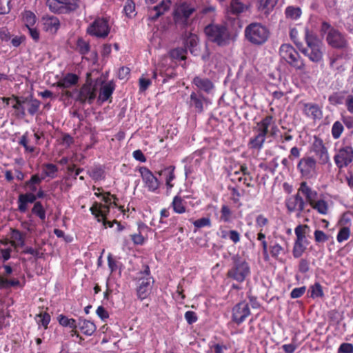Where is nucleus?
Returning a JSON list of instances; mask_svg holds the SVG:
<instances>
[{"label": "nucleus", "mask_w": 353, "mask_h": 353, "mask_svg": "<svg viewBox=\"0 0 353 353\" xmlns=\"http://www.w3.org/2000/svg\"><path fill=\"white\" fill-rule=\"evenodd\" d=\"M23 103L26 105L29 114L33 115L38 112L40 108V102L35 99L26 98L23 100Z\"/></svg>", "instance_id": "obj_30"}, {"label": "nucleus", "mask_w": 353, "mask_h": 353, "mask_svg": "<svg viewBox=\"0 0 353 353\" xmlns=\"http://www.w3.org/2000/svg\"><path fill=\"white\" fill-rule=\"evenodd\" d=\"M190 99V105L192 107H194L196 112H201L203 109L201 99L198 97L195 92H192Z\"/></svg>", "instance_id": "obj_37"}, {"label": "nucleus", "mask_w": 353, "mask_h": 353, "mask_svg": "<svg viewBox=\"0 0 353 353\" xmlns=\"http://www.w3.org/2000/svg\"><path fill=\"white\" fill-rule=\"evenodd\" d=\"M77 49L81 54H86L90 51V44L84 39L79 38L77 41Z\"/></svg>", "instance_id": "obj_45"}, {"label": "nucleus", "mask_w": 353, "mask_h": 353, "mask_svg": "<svg viewBox=\"0 0 353 353\" xmlns=\"http://www.w3.org/2000/svg\"><path fill=\"white\" fill-rule=\"evenodd\" d=\"M311 297L312 299L323 297L324 294L322 286L319 283H316L310 288Z\"/></svg>", "instance_id": "obj_44"}, {"label": "nucleus", "mask_w": 353, "mask_h": 353, "mask_svg": "<svg viewBox=\"0 0 353 353\" xmlns=\"http://www.w3.org/2000/svg\"><path fill=\"white\" fill-rule=\"evenodd\" d=\"M271 135H274L276 131L278 130L272 116H267L257 123L256 131L261 132L264 135H267L269 132Z\"/></svg>", "instance_id": "obj_16"}, {"label": "nucleus", "mask_w": 353, "mask_h": 353, "mask_svg": "<svg viewBox=\"0 0 353 353\" xmlns=\"http://www.w3.org/2000/svg\"><path fill=\"white\" fill-rule=\"evenodd\" d=\"M77 327L87 336H91L96 330V325L91 321L85 319H79Z\"/></svg>", "instance_id": "obj_29"}, {"label": "nucleus", "mask_w": 353, "mask_h": 353, "mask_svg": "<svg viewBox=\"0 0 353 353\" xmlns=\"http://www.w3.org/2000/svg\"><path fill=\"white\" fill-rule=\"evenodd\" d=\"M257 132L258 134L255 137L250 139L249 145L250 148L261 150L265 143L266 136L259 132Z\"/></svg>", "instance_id": "obj_32"}, {"label": "nucleus", "mask_w": 353, "mask_h": 353, "mask_svg": "<svg viewBox=\"0 0 353 353\" xmlns=\"http://www.w3.org/2000/svg\"><path fill=\"white\" fill-rule=\"evenodd\" d=\"M57 171L58 168L54 164L48 163L43 165V173L46 176L50 177L51 179H54L56 176Z\"/></svg>", "instance_id": "obj_42"}, {"label": "nucleus", "mask_w": 353, "mask_h": 353, "mask_svg": "<svg viewBox=\"0 0 353 353\" xmlns=\"http://www.w3.org/2000/svg\"><path fill=\"white\" fill-rule=\"evenodd\" d=\"M337 353H353V345L350 343H343L338 348Z\"/></svg>", "instance_id": "obj_59"}, {"label": "nucleus", "mask_w": 353, "mask_h": 353, "mask_svg": "<svg viewBox=\"0 0 353 353\" xmlns=\"http://www.w3.org/2000/svg\"><path fill=\"white\" fill-rule=\"evenodd\" d=\"M97 85L86 83L80 89L78 100L81 103H92L97 96Z\"/></svg>", "instance_id": "obj_11"}, {"label": "nucleus", "mask_w": 353, "mask_h": 353, "mask_svg": "<svg viewBox=\"0 0 353 353\" xmlns=\"http://www.w3.org/2000/svg\"><path fill=\"white\" fill-rule=\"evenodd\" d=\"M110 31L108 21L104 18L96 19L87 28V32L97 38H105Z\"/></svg>", "instance_id": "obj_8"}, {"label": "nucleus", "mask_w": 353, "mask_h": 353, "mask_svg": "<svg viewBox=\"0 0 353 353\" xmlns=\"http://www.w3.org/2000/svg\"><path fill=\"white\" fill-rule=\"evenodd\" d=\"M19 143L23 146L26 152H34L36 150V148L28 145V132H26L19 139Z\"/></svg>", "instance_id": "obj_49"}, {"label": "nucleus", "mask_w": 353, "mask_h": 353, "mask_svg": "<svg viewBox=\"0 0 353 353\" xmlns=\"http://www.w3.org/2000/svg\"><path fill=\"white\" fill-rule=\"evenodd\" d=\"M193 83L199 90H203L207 93H210L214 90V85L212 83L206 78L196 77L193 79Z\"/></svg>", "instance_id": "obj_27"}, {"label": "nucleus", "mask_w": 353, "mask_h": 353, "mask_svg": "<svg viewBox=\"0 0 353 353\" xmlns=\"http://www.w3.org/2000/svg\"><path fill=\"white\" fill-rule=\"evenodd\" d=\"M198 37L196 34L189 33L185 38V46L189 48L191 53H195L197 50Z\"/></svg>", "instance_id": "obj_35"}, {"label": "nucleus", "mask_w": 353, "mask_h": 353, "mask_svg": "<svg viewBox=\"0 0 353 353\" xmlns=\"http://www.w3.org/2000/svg\"><path fill=\"white\" fill-rule=\"evenodd\" d=\"M43 30L51 34H55L60 28L61 23L58 17L52 15H46L41 19Z\"/></svg>", "instance_id": "obj_14"}, {"label": "nucleus", "mask_w": 353, "mask_h": 353, "mask_svg": "<svg viewBox=\"0 0 353 353\" xmlns=\"http://www.w3.org/2000/svg\"><path fill=\"white\" fill-rule=\"evenodd\" d=\"M123 11L128 17L134 16L135 11L134 3L132 0H127L123 8Z\"/></svg>", "instance_id": "obj_51"}, {"label": "nucleus", "mask_w": 353, "mask_h": 353, "mask_svg": "<svg viewBox=\"0 0 353 353\" xmlns=\"http://www.w3.org/2000/svg\"><path fill=\"white\" fill-rule=\"evenodd\" d=\"M250 314L248 303L243 301L236 305L232 310V318L234 321L239 324Z\"/></svg>", "instance_id": "obj_15"}, {"label": "nucleus", "mask_w": 353, "mask_h": 353, "mask_svg": "<svg viewBox=\"0 0 353 353\" xmlns=\"http://www.w3.org/2000/svg\"><path fill=\"white\" fill-rule=\"evenodd\" d=\"M32 213L37 215L41 220H44L46 218L45 210L40 202H37L32 210Z\"/></svg>", "instance_id": "obj_55"}, {"label": "nucleus", "mask_w": 353, "mask_h": 353, "mask_svg": "<svg viewBox=\"0 0 353 353\" xmlns=\"http://www.w3.org/2000/svg\"><path fill=\"white\" fill-rule=\"evenodd\" d=\"M311 208L321 215H327L330 211L329 204L323 199H316L310 205Z\"/></svg>", "instance_id": "obj_26"}, {"label": "nucleus", "mask_w": 353, "mask_h": 353, "mask_svg": "<svg viewBox=\"0 0 353 353\" xmlns=\"http://www.w3.org/2000/svg\"><path fill=\"white\" fill-rule=\"evenodd\" d=\"M326 41L330 46L335 48H343L347 46L345 37L339 31L333 28L328 31Z\"/></svg>", "instance_id": "obj_13"}, {"label": "nucleus", "mask_w": 353, "mask_h": 353, "mask_svg": "<svg viewBox=\"0 0 353 353\" xmlns=\"http://www.w3.org/2000/svg\"><path fill=\"white\" fill-rule=\"evenodd\" d=\"M298 345L294 343H292L290 344H284L282 345V349L285 352V353H294V351L296 350Z\"/></svg>", "instance_id": "obj_64"}, {"label": "nucleus", "mask_w": 353, "mask_h": 353, "mask_svg": "<svg viewBox=\"0 0 353 353\" xmlns=\"http://www.w3.org/2000/svg\"><path fill=\"white\" fill-rule=\"evenodd\" d=\"M159 175L163 176L165 179V185L168 190L172 189L174 187V184L172 181L175 179L174 174V167L170 166L165 169L158 172Z\"/></svg>", "instance_id": "obj_25"}, {"label": "nucleus", "mask_w": 353, "mask_h": 353, "mask_svg": "<svg viewBox=\"0 0 353 353\" xmlns=\"http://www.w3.org/2000/svg\"><path fill=\"white\" fill-rule=\"evenodd\" d=\"M345 107L350 113L353 114V94H348L346 97Z\"/></svg>", "instance_id": "obj_63"}, {"label": "nucleus", "mask_w": 353, "mask_h": 353, "mask_svg": "<svg viewBox=\"0 0 353 353\" xmlns=\"http://www.w3.org/2000/svg\"><path fill=\"white\" fill-rule=\"evenodd\" d=\"M301 14V11L299 8L295 7H288L285 10V14L288 18L291 19H298Z\"/></svg>", "instance_id": "obj_48"}, {"label": "nucleus", "mask_w": 353, "mask_h": 353, "mask_svg": "<svg viewBox=\"0 0 353 353\" xmlns=\"http://www.w3.org/2000/svg\"><path fill=\"white\" fill-rule=\"evenodd\" d=\"M314 236L316 243H324L328 240V236L324 232L319 230H315Z\"/></svg>", "instance_id": "obj_58"}, {"label": "nucleus", "mask_w": 353, "mask_h": 353, "mask_svg": "<svg viewBox=\"0 0 353 353\" xmlns=\"http://www.w3.org/2000/svg\"><path fill=\"white\" fill-rule=\"evenodd\" d=\"M270 252L272 256L276 259H277L279 255L284 254L285 253L284 248L276 243L270 246Z\"/></svg>", "instance_id": "obj_46"}, {"label": "nucleus", "mask_w": 353, "mask_h": 353, "mask_svg": "<svg viewBox=\"0 0 353 353\" xmlns=\"http://www.w3.org/2000/svg\"><path fill=\"white\" fill-rule=\"evenodd\" d=\"M326 148L323 140L319 137H314V141L312 145V150L314 153L317 152L319 150Z\"/></svg>", "instance_id": "obj_57"}, {"label": "nucleus", "mask_w": 353, "mask_h": 353, "mask_svg": "<svg viewBox=\"0 0 353 353\" xmlns=\"http://www.w3.org/2000/svg\"><path fill=\"white\" fill-rule=\"evenodd\" d=\"M345 98L343 93L335 92L329 97L328 101L332 105H336L345 102Z\"/></svg>", "instance_id": "obj_41"}, {"label": "nucleus", "mask_w": 353, "mask_h": 353, "mask_svg": "<svg viewBox=\"0 0 353 353\" xmlns=\"http://www.w3.org/2000/svg\"><path fill=\"white\" fill-rule=\"evenodd\" d=\"M240 170L241 171V175L243 177L241 182L246 186H250L251 177L249 176L248 168L244 165H240Z\"/></svg>", "instance_id": "obj_54"}, {"label": "nucleus", "mask_w": 353, "mask_h": 353, "mask_svg": "<svg viewBox=\"0 0 353 353\" xmlns=\"http://www.w3.org/2000/svg\"><path fill=\"white\" fill-rule=\"evenodd\" d=\"M334 161L339 169L347 167L353 162V148L345 145L339 148L334 156Z\"/></svg>", "instance_id": "obj_9"}, {"label": "nucleus", "mask_w": 353, "mask_h": 353, "mask_svg": "<svg viewBox=\"0 0 353 353\" xmlns=\"http://www.w3.org/2000/svg\"><path fill=\"white\" fill-rule=\"evenodd\" d=\"M110 194L108 193L106 195L102 196V201L104 202V204L95 202L90 208L91 213L94 216L97 221L103 222L105 228L113 226V222L106 220L110 210V205L112 204ZM114 223L117 222L114 221Z\"/></svg>", "instance_id": "obj_2"}, {"label": "nucleus", "mask_w": 353, "mask_h": 353, "mask_svg": "<svg viewBox=\"0 0 353 353\" xmlns=\"http://www.w3.org/2000/svg\"><path fill=\"white\" fill-rule=\"evenodd\" d=\"M139 172L144 183V186L150 192H155L160 186V181L153 173L146 167L142 166L139 168Z\"/></svg>", "instance_id": "obj_10"}, {"label": "nucleus", "mask_w": 353, "mask_h": 353, "mask_svg": "<svg viewBox=\"0 0 353 353\" xmlns=\"http://www.w3.org/2000/svg\"><path fill=\"white\" fill-rule=\"evenodd\" d=\"M299 170L305 176H311L316 172V161L311 157L302 158L297 165Z\"/></svg>", "instance_id": "obj_12"}, {"label": "nucleus", "mask_w": 353, "mask_h": 353, "mask_svg": "<svg viewBox=\"0 0 353 353\" xmlns=\"http://www.w3.org/2000/svg\"><path fill=\"white\" fill-rule=\"evenodd\" d=\"M222 238L228 239L234 244H236L241 240V234L234 230H225L222 231Z\"/></svg>", "instance_id": "obj_33"}, {"label": "nucleus", "mask_w": 353, "mask_h": 353, "mask_svg": "<svg viewBox=\"0 0 353 353\" xmlns=\"http://www.w3.org/2000/svg\"><path fill=\"white\" fill-rule=\"evenodd\" d=\"M185 319L189 324H192L197 321V316L193 311H188L185 313Z\"/></svg>", "instance_id": "obj_62"}, {"label": "nucleus", "mask_w": 353, "mask_h": 353, "mask_svg": "<svg viewBox=\"0 0 353 353\" xmlns=\"http://www.w3.org/2000/svg\"><path fill=\"white\" fill-rule=\"evenodd\" d=\"M288 210L292 212L295 211L302 212L304 210L305 202L301 196L297 193L290 196L285 201Z\"/></svg>", "instance_id": "obj_18"}, {"label": "nucleus", "mask_w": 353, "mask_h": 353, "mask_svg": "<svg viewBox=\"0 0 353 353\" xmlns=\"http://www.w3.org/2000/svg\"><path fill=\"white\" fill-rule=\"evenodd\" d=\"M78 80L79 77L77 75L69 73L58 81L57 85L62 88H70L72 86L76 85L78 82Z\"/></svg>", "instance_id": "obj_28"}, {"label": "nucleus", "mask_w": 353, "mask_h": 353, "mask_svg": "<svg viewBox=\"0 0 353 353\" xmlns=\"http://www.w3.org/2000/svg\"><path fill=\"white\" fill-rule=\"evenodd\" d=\"M310 232V227L307 225L300 224L294 229L296 240L293 246V256L295 258H299L307 249L309 245V241L306 235Z\"/></svg>", "instance_id": "obj_5"}, {"label": "nucleus", "mask_w": 353, "mask_h": 353, "mask_svg": "<svg viewBox=\"0 0 353 353\" xmlns=\"http://www.w3.org/2000/svg\"><path fill=\"white\" fill-rule=\"evenodd\" d=\"M114 88L115 86L112 81H109L108 83L103 84L100 89L98 97L99 101L104 102L108 100L111 97L114 90Z\"/></svg>", "instance_id": "obj_24"}, {"label": "nucleus", "mask_w": 353, "mask_h": 353, "mask_svg": "<svg viewBox=\"0 0 353 353\" xmlns=\"http://www.w3.org/2000/svg\"><path fill=\"white\" fill-rule=\"evenodd\" d=\"M196 9L197 8L187 3H181L175 10L174 17L177 21L181 19L186 21Z\"/></svg>", "instance_id": "obj_19"}, {"label": "nucleus", "mask_w": 353, "mask_h": 353, "mask_svg": "<svg viewBox=\"0 0 353 353\" xmlns=\"http://www.w3.org/2000/svg\"><path fill=\"white\" fill-rule=\"evenodd\" d=\"M281 57L296 70L303 71L305 65L299 52L290 44H283L279 49Z\"/></svg>", "instance_id": "obj_4"}, {"label": "nucleus", "mask_w": 353, "mask_h": 353, "mask_svg": "<svg viewBox=\"0 0 353 353\" xmlns=\"http://www.w3.org/2000/svg\"><path fill=\"white\" fill-rule=\"evenodd\" d=\"M303 114L313 120H320L323 117V112L319 105L312 103H303L302 108Z\"/></svg>", "instance_id": "obj_17"}, {"label": "nucleus", "mask_w": 353, "mask_h": 353, "mask_svg": "<svg viewBox=\"0 0 353 353\" xmlns=\"http://www.w3.org/2000/svg\"><path fill=\"white\" fill-rule=\"evenodd\" d=\"M23 19L27 28L32 27L36 22V17L30 11H27L24 13Z\"/></svg>", "instance_id": "obj_56"}, {"label": "nucleus", "mask_w": 353, "mask_h": 353, "mask_svg": "<svg viewBox=\"0 0 353 353\" xmlns=\"http://www.w3.org/2000/svg\"><path fill=\"white\" fill-rule=\"evenodd\" d=\"M49 10L56 14H69L76 11L80 6L79 0H47Z\"/></svg>", "instance_id": "obj_6"}, {"label": "nucleus", "mask_w": 353, "mask_h": 353, "mask_svg": "<svg viewBox=\"0 0 353 353\" xmlns=\"http://www.w3.org/2000/svg\"><path fill=\"white\" fill-rule=\"evenodd\" d=\"M222 44L233 41L236 37L235 32L228 27L222 26Z\"/></svg>", "instance_id": "obj_36"}, {"label": "nucleus", "mask_w": 353, "mask_h": 353, "mask_svg": "<svg viewBox=\"0 0 353 353\" xmlns=\"http://www.w3.org/2000/svg\"><path fill=\"white\" fill-rule=\"evenodd\" d=\"M245 36L248 41L254 45L263 44L269 37L267 28L259 23H252L245 29Z\"/></svg>", "instance_id": "obj_3"}, {"label": "nucleus", "mask_w": 353, "mask_h": 353, "mask_svg": "<svg viewBox=\"0 0 353 353\" xmlns=\"http://www.w3.org/2000/svg\"><path fill=\"white\" fill-rule=\"evenodd\" d=\"M241 171L240 170V165H239L235 170H232L229 172L228 176L230 179L233 182H239L241 183L243 179L242 176L241 175Z\"/></svg>", "instance_id": "obj_52"}, {"label": "nucleus", "mask_w": 353, "mask_h": 353, "mask_svg": "<svg viewBox=\"0 0 353 353\" xmlns=\"http://www.w3.org/2000/svg\"><path fill=\"white\" fill-rule=\"evenodd\" d=\"M58 321L59 324L63 327H69L72 329H76L77 327V323L74 319H69L63 314L58 316Z\"/></svg>", "instance_id": "obj_39"}, {"label": "nucleus", "mask_w": 353, "mask_h": 353, "mask_svg": "<svg viewBox=\"0 0 353 353\" xmlns=\"http://www.w3.org/2000/svg\"><path fill=\"white\" fill-rule=\"evenodd\" d=\"M305 41L306 47L300 43L299 50L314 63H319L323 60L324 46L320 39L307 28L305 30Z\"/></svg>", "instance_id": "obj_1"}, {"label": "nucleus", "mask_w": 353, "mask_h": 353, "mask_svg": "<svg viewBox=\"0 0 353 353\" xmlns=\"http://www.w3.org/2000/svg\"><path fill=\"white\" fill-rule=\"evenodd\" d=\"M301 192L305 196L306 201L310 205L318 199V192L307 185L306 182H302L299 188V193Z\"/></svg>", "instance_id": "obj_23"}, {"label": "nucleus", "mask_w": 353, "mask_h": 353, "mask_svg": "<svg viewBox=\"0 0 353 353\" xmlns=\"http://www.w3.org/2000/svg\"><path fill=\"white\" fill-rule=\"evenodd\" d=\"M314 154L318 159L319 164L325 165L330 163V155L327 148H325Z\"/></svg>", "instance_id": "obj_38"}, {"label": "nucleus", "mask_w": 353, "mask_h": 353, "mask_svg": "<svg viewBox=\"0 0 353 353\" xmlns=\"http://www.w3.org/2000/svg\"><path fill=\"white\" fill-rule=\"evenodd\" d=\"M208 41L221 45V28L218 25H209L205 28Z\"/></svg>", "instance_id": "obj_20"}, {"label": "nucleus", "mask_w": 353, "mask_h": 353, "mask_svg": "<svg viewBox=\"0 0 353 353\" xmlns=\"http://www.w3.org/2000/svg\"><path fill=\"white\" fill-rule=\"evenodd\" d=\"M153 283L154 281L150 277L141 281L137 288V295L140 299H145L150 295Z\"/></svg>", "instance_id": "obj_21"}, {"label": "nucleus", "mask_w": 353, "mask_h": 353, "mask_svg": "<svg viewBox=\"0 0 353 353\" xmlns=\"http://www.w3.org/2000/svg\"><path fill=\"white\" fill-rule=\"evenodd\" d=\"M306 288L305 286H302L300 288H296L293 289L290 293V296L292 299H297L303 295L305 292Z\"/></svg>", "instance_id": "obj_60"}, {"label": "nucleus", "mask_w": 353, "mask_h": 353, "mask_svg": "<svg viewBox=\"0 0 353 353\" xmlns=\"http://www.w3.org/2000/svg\"><path fill=\"white\" fill-rule=\"evenodd\" d=\"M344 130L343 124L340 121H335L332 127V136L334 139H338Z\"/></svg>", "instance_id": "obj_43"}, {"label": "nucleus", "mask_w": 353, "mask_h": 353, "mask_svg": "<svg viewBox=\"0 0 353 353\" xmlns=\"http://www.w3.org/2000/svg\"><path fill=\"white\" fill-rule=\"evenodd\" d=\"M171 6L170 0H163L159 4L154 6L150 10V18L152 20H156L161 14L168 11Z\"/></svg>", "instance_id": "obj_22"}, {"label": "nucleus", "mask_w": 353, "mask_h": 353, "mask_svg": "<svg viewBox=\"0 0 353 353\" xmlns=\"http://www.w3.org/2000/svg\"><path fill=\"white\" fill-rule=\"evenodd\" d=\"M24 235L17 230L12 229L10 233L11 244L14 247H22L24 245Z\"/></svg>", "instance_id": "obj_31"}, {"label": "nucleus", "mask_w": 353, "mask_h": 353, "mask_svg": "<svg viewBox=\"0 0 353 353\" xmlns=\"http://www.w3.org/2000/svg\"><path fill=\"white\" fill-rule=\"evenodd\" d=\"M350 235V229L347 226L342 227L336 236L337 241L339 243L343 242L347 240Z\"/></svg>", "instance_id": "obj_47"}, {"label": "nucleus", "mask_w": 353, "mask_h": 353, "mask_svg": "<svg viewBox=\"0 0 353 353\" xmlns=\"http://www.w3.org/2000/svg\"><path fill=\"white\" fill-rule=\"evenodd\" d=\"M172 206L174 212L183 214L185 212V202L179 196H175L172 202Z\"/></svg>", "instance_id": "obj_34"}, {"label": "nucleus", "mask_w": 353, "mask_h": 353, "mask_svg": "<svg viewBox=\"0 0 353 353\" xmlns=\"http://www.w3.org/2000/svg\"><path fill=\"white\" fill-rule=\"evenodd\" d=\"M250 273L248 263L244 260L234 257V266L228 272V276L239 282H243Z\"/></svg>", "instance_id": "obj_7"}, {"label": "nucleus", "mask_w": 353, "mask_h": 353, "mask_svg": "<svg viewBox=\"0 0 353 353\" xmlns=\"http://www.w3.org/2000/svg\"><path fill=\"white\" fill-rule=\"evenodd\" d=\"M194 225L197 228L208 226L210 224V220L208 218H201L193 222Z\"/></svg>", "instance_id": "obj_61"}, {"label": "nucleus", "mask_w": 353, "mask_h": 353, "mask_svg": "<svg viewBox=\"0 0 353 353\" xmlns=\"http://www.w3.org/2000/svg\"><path fill=\"white\" fill-rule=\"evenodd\" d=\"M36 321L39 325L46 328L50 321V316L48 313L39 314L36 316Z\"/></svg>", "instance_id": "obj_53"}, {"label": "nucleus", "mask_w": 353, "mask_h": 353, "mask_svg": "<svg viewBox=\"0 0 353 353\" xmlns=\"http://www.w3.org/2000/svg\"><path fill=\"white\" fill-rule=\"evenodd\" d=\"M277 0H259V9L268 13L276 4Z\"/></svg>", "instance_id": "obj_40"}, {"label": "nucleus", "mask_w": 353, "mask_h": 353, "mask_svg": "<svg viewBox=\"0 0 353 353\" xmlns=\"http://www.w3.org/2000/svg\"><path fill=\"white\" fill-rule=\"evenodd\" d=\"M186 50L183 48H176L170 52V56L174 59L184 60L186 58Z\"/></svg>", "instance_id": "obj_50"}]
</instances>
